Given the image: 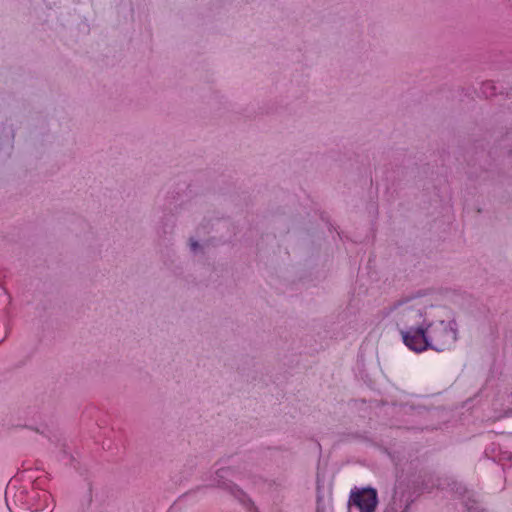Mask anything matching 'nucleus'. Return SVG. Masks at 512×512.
<instances>
[{
  "label": "nucleus",
  "instance_id": "nucleus-1",
  "mask_svg": "<svg viewBox=\"0 0 512 512\" xmlns=\"http://www.w3.org/2000/svg\"><path fill=\"white\" fill-rule=\"evenodd\" d=\"M405 345L415 351L422 352L427 348L442 350L445 341L439 336H427L425 329L419 325L417 328H409L401 332Z\"/></svg>",
  "mask_w": 512,
  "mask_h": 512
},
{
  "label": "nucleus",
  "instance_id": "nucleus-3",
  "mask_svg": "<svg viewBox=\"0 0 512 512\" xmlns=\"http://www.w3.org/2000/svg\"><path fill=\"white\" fill-rule=\"evenodd\" d=\"M191 247H192L193 250H195L198 247V243L197 242H192L191 243Z\"/></svg>",
  "mask_w": 512,
  "mask_h": 512
},
{
  "label": "nucleus",
  "instance_id": "nucleus-2",
  "mask_svg": "<svg viewBox=\"0 0 512 512\" xmlns=\"http://www.w3.org/2000/svg\"><path fill=\"white\" fill-rule=\"evenodd\" d=\"M377 492L372 488L356 489L351 492L349 505L360 512H373L377 506Z\"/></svg>",
  "mask_w": 512,
  "mask_h": 512
}]
</instances>
